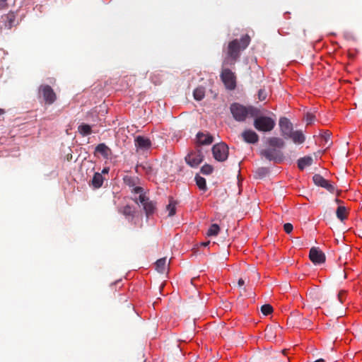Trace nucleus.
I'll return each mask as SVG.
<instances>
[{
	"mask_svg": "<svg viewBox=\"0 0 362 362\" xmlns=\"http://www.w3.org/2000/svg\"><path fill=\"white\" fill-rule=\"evenodd\" d=\"M309 258L315 264H320L325 262V253L318 247H313L310 249Z\"/></svg>",
	"mask_w": 362,
	"mask_h": 362,
	"instance_id": "10",
	"label": "nucleus"
},
{
	"mask_svg": "<svg viewBox=\"0 0 362 362\" xmlns=\"http://www.w3.org/2000/svg\"><path fill=\"white\" fill-rule=\"evenodd\" d=\"M166 210L168 211V216H173L176 212V202L173 199L172 197L169 199V204L166 206Z\"/></svg>",
	"mask_w": 362,
	"mask_h": 362,
	"instance_id": "25",
	"label": "nucleus"
},
{
	"mask_svg": "<svg viewBox=\"0 0 362 362\" xmlns=\"http://www.w3.org/2000/svg\"><path fill=\"white\" fill-rule=\"evenodd\" d=\"M78 131L83 136H88L92 133L91 127L84 123L78 126Z\"/></svg>",
	"mask_w": 362,
	"mask_h": 362,
	"instance_id": "24",
	"label": "nucleus"
},
{
	"mask_svg": "<svg viewBox=\"0 0 362 362\" xmlns=\"http://www.w3.org/2000/svg\"><path fill=\"white\" fill-rule=\"evenodd\" d=\"M288 139H291L296 144H303L305 141V136L300 131L292 132Z\"/></svg>",
	"mask_w": 362,
	"mask_h": 362,
	"instance_id": "20",
	"label": "nucleus"
},
{
	"mask_svg": "<svg viewBox=\"0 0 362 362\" xmlns=\"http://www.w3.org/2000/svg\"><path fill=\"white\" fill-rule=\"evenodd\" d=\"M71 158H72V155H71V154H68V155L66 156V159H67V160H69H69H71Z\"/></svg>",
	"mask_w": 362,
	"mask_h": 362,
	"instance_id": "45",
	"label": "nucleus"
},
{
	"mask_svg": "<svg viewBox=\"0 0 362 362\" xmlns=\"http://www.w3.org/2000/svg\"><path fill=\"white\" fill-rule=\"evenodd\" d=\"M268 169L266 168H259L255 171L256 178H263L268 173Z\"/></svg>",
	"mask_w": 362,
	"mask_h": 362,
	"instance_id": "32",
	"label": "nucleus"
},
{
	"mask_svg": "<svg viewBox=\"0 0 362 362\" xmlns=\"http://www.w3.org/2000/svg\"><path fill=\"white\" fill-rule=\"evenodd\" d=\"M284 231L286 233H290L292 232L293 229V225L290 223H286L284 225Z\"/></svg>",
	"mask_w": 362,
	"mask_h": 362,
	"instance_id": "38",
	"label": "nucleus"
},
{
	"mask_svg": "<svg viewBox=\"0 0 362 362\" xmlns=\"http://www.w3.org/2000/svg\"><path fill=\"white\" fill-rule=\"evenodd\" d=\"M230 111L233 118L238 122H244L247 117H253L259 114V110L252 106H244L234 103L230 105Z\"/></svg>",
	"mask_w": 362,
	"mask_h": 362,
	"instance_id": "2",
	"label": "nucleus"
},
{
	"mask_svg": "<svg viewBox=\"0 0 362 362\" xmlns=\"http://www.w3.org/2000/svg\"><path fill=\"white\" fill-rule=\"evenodd\" d=\"M260 113L255 117L254 127L259 132H270L272 131L276 124L275 120L270 117L261 116Z\"/></svg>",
	"mask_w": 362,
	"mask_h": 362,
	"instance_id": "3",
	"label": "nucleus"
},
{
	"mask_svg": "<svg viewBox=\"0 0 362 362\" xmlns=\"http://www.w3.org/2000/svg\"><path fill=\"white\" fill-rule=\"evenodd\" d=\"M8 0H0V11L6 9L8 8Z\"/></svg>",
	"mask_w": 362,
	"mask_h": 362,
	"instance_id": "39",
	"label": "nucleus"
},
{
	"mask_svg": "<svg viewBox=\"0 0 362 362\" xmlns=\"http://www.w3.org/2000/svg\"><path fill=\"white\" fill-rule=\"evenodd\" d=\"M134 200L136 204L139 203L142 205L147 217L154 214L156 204L154 202L150 200L144 192L139 194L138 198H134Z\"/></svg>",
	"mask_w": 362,
	"mask_h": 362,
	"instance_id": "4",
	"label": "nucleus"
},
{
	"mask_svg": "<svg viewBox=\"0 0 362 362\" xmlns=\"http://www.w3.org/2000/svg\"><path fill=\"white\" fill-rule=\"evenodd\" d=\"M315 116L312 113H307L305 115V121L307 122V124H312L314 121Z\"/></svg>",
	"mask_w": 362,
	"mask_h": 362,
	"instance_id": "37",
	"label": "nucleus"
},
{
	"mask_svg": "<svg viewBox=\"0 0 362 362\" xmlns=\"http://www.w3.org/2000/svg\"><path fill=\"white\" fill-rule=\"evenodd\" d=\"M261 311L264 315H268L273 312V308L269 304H264L261 307Z\"/></svg>",
	"mask_w": 362,
	"mask_h": 362,
	"instance_id": "33",
	"label": "nucleus"
},
{
	"mask_svg": "<svg viewBox=\"0 0 362 362\" xmlns=\"http://www.w3.org/2000/svg\"><path fill=\"white\" fill-rule=\"evenodd\" d=\"M204 156L200 150L189 153L185 158L186 162L191 167H197L203 161Z\"/></svg>",
	"mask_w": 362,
	"mask_h": 362,
	"instance_id": "12",
	"label": "nucleus"
},
{
	"mask_svg": "<svg viewBox=\"0 0 362 362\" xmlns=\"http://www.w3.org/2000/svg\"><path fill=\"white\" fill-rule=\"evenodd\" d=\"M335 202H336L337 204H339V203H341V201L340 199H335Z\"/></svg>",
	"mask_w": 362,
	"mask_h": 362,
	"instance_id": "47",
	"label": "nucleus"
},
{
	"mask_svg": "<svg viewBox=\"0 0 362 362\" xmlns=\"http://www.w3.org/2000/svg\"><path fill=\"white\" fill-rule=\"evenodd\" d=\"M166 258H160L156 262V270L163 274L165 271Z\"/></svg>",
	"mask_w": 362,
	"mask_h": 362,
	"instance_id": "26",
	"label": "nucleus"
},
{
	"mask_svg": "<svg viewBox=\"0 0 362 362\" xmlns=\"http://www.w3.org/2000/svg\"><path fill=\"white\" fill-rule=\"evenodd\" d=\"M195 180H196L197 185L201 190L206 191L207 187H206V182L205 178H204L199 175H196Z\"/></svg>",
	"mask_w": 362,
	"mask_h": 362,
	"instance_id": "27",
	"label": "nucleus"
},
{
	"mask_svg": "<svg viewBox=\"0 0 362 362\" xmlns=\"http://www.w3.org/2000/svg\"><path fill=\"white\" fill-rule=\"evenodd\" d=\"M260 155L262 157H264L267 160L274 161L276 163H281L284 159L281 151L272 147L262 150L260 151Z\"/></svg>",
	"mask_w": 362,
	"mask_h": 362,
	"instance_id": "5",
	"label": "nucleus"
},
{
	"mask_svg": "<svg viewBox=\"0 0 362 362\" xmlns=\"http://www.w3.org/2000/svg\"><path fill=\"white\" fill-rule=\"evenodd\" d=\"M39 93L41 95L47 105L53 104L57 100V95L49 85H42L39 88Z\"/></svg>",
	"mask_w": 362,
	"mask_h": 362,
	"instance_id": "8",
	"label": "nucleus"
},
{
	"mask_svg": "<svg viewBox=\"0 0 362 362\" xmlns=\"http://www.w3.org/2000/svg\"><path fill=\"white\" fill-rule=\"evenodd\" d=\"M194 98L196 100H202L205 95L204 88L202 87L197 88L193 93Z\"/></svg>",
	"mask_w": 362,
	"mask_h": 362,
	"instance_id": "28",
	"label": "nucleus"
},
{
	"mask_svg": "<svg viewBox=\"0 0 362 362\" xmlns=\"http://www.w3.org/2000/svg\"><path fill=\"white\" fill-rule=\"evenodd\" d=\"M268 144L270 147L281 148L284 146V141L278 137H271L268 139Z\"/></svg>",
	"mask_w": 362,
	"mask_h": 362,
	"instance_id": "23",
	"label": "nucleus"
},
{
	"mask_svg": "<svg viewBox=\"0 0 362 362\" xmlns=\"http://www.w3.org/2000/svg\"><path fill=\"white\" fill-rule=\"evenodd\" d=\"M352 334L358 339H362V327H357L352 332Z\"/></svg>",
	"mask_w": 362,
	"mask_h": 362,
	"instance_id": "35",
	"label": "nucleus"
},
{
	"mask_svg": "<svg viewBox=\"0 0 362 362\" xmlns=\"http://www.w3.org/2000/svg\"><path fill=\"white\" fill-rule=\"evenodd\" d=\"M311 324V322L310 320H308V319H303V323H302V325L305 327H308Z\"/></svg>",
	"mask_w": 362,
	"mask_h": 362,
	"instance_id": "41",
	"label": "nucleus"
},
{
	"mask_svg": "<svg viewBox=\"0 0 362 362\" xmlns=\"http://www.w3.org/2000/svg\"><path fill=\"white\" fill-rule=\"evenodd\" d=\"M345 294H346V292L344 291H341L339 292L337 296H338V299L340 303L344 302V298Z\"/></svg>",
	"mask_w": 362,
	"mask_h": 362,
	"instance_id": "40",
	"label": "nucleus"
},
{
	"mask_svg": "<svg viewBox=\"0 0 362 362\" xmlns=\"http://www.w3.org/2000/svg\"><path fill=\"white\" fill-rule=\"evenodd\" d=\"M109 172V168H105L103 171H102V173H108Z\"/></svg>",
	"mask_w": 362,
	"mask_h": 362,
	"instance_id": "44",
	"label": "nucleus"
},
{
	"mask_svg": "<svg viewBox=\"0 0 362 362\" xmlns=\"http://www.w3.org/2000/svg\"><path fill=\"white\" fill-rule=\"evenodd\" d=\"M279 127L281 135L285 138L288 139L293 132V124L290 120L286 117H281L279 119Z\"/></svg>",
	"mask_w": 362,
	"mask_h": 362,
	"instance_id": "13",
	"label": "nucleus"
},
{
	"mask_svg": "<svg viewBox=\"0 0 362 362\" xmlns=\"http://www.w3.org/2000/svg\"><path fill=\"white\" fill-rule=\"evenodd\" d=\"M313 180L316 185L325 188L331 193H334L336 191L335 187L320 174L314 175Z\"/></svg>",
	"mask_w": 362,
	"mask_h": 362,
	"instance_id": "11",
	"label": "nucleus"
},
{
	"mask_svg": "<svg viewBox=\"0 0 362 362\" xmlns=\"http://www.w3.org/2000/svg\"><path fill=\"white\" fill-rule=\"evenodd\" d=\"M250 37L246 34L240 40L235 39L229 42L226 50V56L223 62V66H233L238 60L240 52L245 50L250 43Z\"/></svg>",
	"mask_w": 362,
	"mask_h": 362,
	"instance_id": "1",
	"label": "nucleus"
},
{
	"mask_svg": "<svg viewBox=\"0 0 362 362\" xmlns=\"http://www.w3.org/2000/svg\"><path fill=\"white\" fill-rule=\"evenodd\" d=\"M282 329L279 326H267L264 330V338L273 339L281 337Z\"/></svg>",
	"mask_w": 362,
	"mask_h": 362,
	"instance_id": "14",
	"label": "nucleus"
},
{
	"mask_svg": "<svg viewBox=\"0 0 362 362\" xmlns=\"http://www.w3.org/2000/svg\"><path fill=\"white\" fill-rule=\"evenodd\" d=\"M135 145L139 148L146 150L150 148L151 142L150 139L146 137L138 136L135 139Z\"/></svg>",
	"mask_w": 362,
	"mask_h": 362,
	"instance_id": "18",
	"label": "nucleus"
},
{
	"mask_svg": "<svg viewBox=\"0 0 362 362\" xmlns=\"http://www.w3.org/2000/svg\"><path fill=\"white\" fill-rule=\"evenodd\" d=\"M244 284H245V281H244L242 278L239 279V280H238V286H239V287H241V286H243Z\"/></svg>",
	"mask_w": 362,
	"mask_h": 362,
	"instance_id": "42",
	"label": "nucleus"
},
{
	"mask_svg": "<svg viewBox=\"0 0 362 362\" xmlns=\"http://www.w3.org/2000/svg\"><path fill=\"white\" fill-rule=\"evenodd\" d=\"M313 161V160L311 156H305L300 158L298 160V167L300 170H303L305 167L311 165Z\"/></svg>",
	"mask_w": 362,
	"mask_h": 362,
	"instance_id": "21",
	"label": "nucleus"
},
{
	"mask_svg": "<svg viewBox=\"0 0 362 362\" xmlns=\"http://www.w3.org/2000/svg\"><path fill=\"white\" fill-rule=\"evenodd\" d=\"M209 241H208V242H204V243H201V245H202V246H204V247H206L207 245H209Z\"/></svg>",
	"mask_w": 362,
	"mask_h": 362,
	"instance_id": "43",
	"label": "nucleus"
},
{
	"mask_svg": "<svg viewBox=\"0 0 362 362\" xmlns=\"http://www.w3.org/2000/svg\"><path fill=\"white\" fill-rule=\"evenodd\" d=\"M124 182L127 185L132 188V192L133 193L141 194L144 192V189L140 186H137L140 182L138 177L126 175L124 177Z\"/></svg>",
	"mask_w": 362,
	"mask_h": 362,
	"instance_id": "9",
	"label": "nucleus"
},
{
	"mask_svg": "<svg viewBox=\"0 0 362 362\" xmlns=\"http://www.w3.org/2000/svg\"><path fill=\"white\" fill-rule=\"evenodd\" d=\"M1 18L6 28L11 29L15 25L16 15L14 12L10 11Z\"/></svg>",
	"mask_w": 362,
	"mask_h": 362,
	"instance_id": "16",
	"label": "nucleus"
},
{
	"mask_svg": "<svg viewBox=\"0 0 362 362\" xmlns=\"http://www.w3.org/2000/svg\"><path fill=\"white\" fill-rule=\"evenodd\" d=\"M95 153L101 154L105 158H108L111 153L110 148L104 143L99 144L95 149Z\"/></svg>",
	"mask_w": 362,
	"mask_h": 362,
	"instance_id": "19",
	"label": "nucleus"
},
{
	"mask_svg": "<svg viewBox=\"0 0 362 362\" xmlns=\"http://www.w3.org/2000/svg\"><path fill=\"white\" fill-rule=\"evenodd\" d=\"M267 93L264 89H260L258 91V98L259 100L263 101L267 98Z\"/></svg>",
	"mask_w": 362,
	"mask_h": 362,
	"instance_id": "36",
	"label": "nucleus"
},
{
	"mask_svg": "<svg viewBox=\"0 0 362 362\" xmlns=\"http://www.w3.org/2000/svg\"><path fill=\"white\" fill-rule=\"evenodd\" d=\"M220 230V228L218 225L214 223L212 224L210 228H209L206 235L208 236H216L218 234V232Z\"/></svg>",
	"mask_w": 362,
	"mask_h": 362,
	"instance_id": "31",
	"label": "nucleus"
},
{
	"mask_svg": "<svg viewBox=\"0 0 362 362\" xmlns=\"http://www.w3.org/2000/svg\"><path fill=\"white\" fill-rule=\"evenodd\" d=\"M120 212L125 216H134V209L132 208V206L126 205L122 209H120Z\"/></svg>",
	"mask_w": 362,
	"mask_h": 362,
	"instance_id": "30",
	"label": "nucleus"
},
{
	"mask_svg": "<svg viewBox=\"0 0 362 362\" xmlns=\"http://www.w3.org/2000/svg\"><path fill=\"white\" fill-rule=\"evenodd\" d=\"M1 111V110H0V112Z\"/></svg>",
	"mask_w": 362,
	"mask_h": 362,
	"instance_id": "49",
	"label": "nucleus"
},
{
	"mask_svg": "<svg viewBox=\"0 0 362 362\" xmlns=\"http://www.w3.org/2000/svg\"><path fill=\"white\" fill-rule=\"evenodd\" d=\"M199 144L209 145L214 141V137L209 133L199 132L197 134Z\"/></svg>",
	"mask_w": 362,
	"mask_h": 362,
	"instance_id": "17",
	"label": "nucleus"
},
{
	"mask_svg": "<svg viewBox=\"0 0 362 362\" xmlns=\"http://www.w3.org/2000/svg\"><path fill=\"white\" fill-rule=\"evenodd\" d=\"M235 338H238V339H240V338H243L244 337L243 336H241L240 334H238L237 336L235 337Z\"/></svg>",
	"mask_w": 362,
	"mask_h": 362,
	"instance_id": "46",
	"label": "nucleus"
},
{
	"mask_svg": "<svg viewBox=\"0 0 362 362\" xmlns=\"http://www.w3.org/2000/svg\"><path fill=\"white\" fill-rule=\"evenodd\" d=\"M212 153L216 160L223 162L228 157V146L223 142L216 144L212 147Z\"/></svg>",
	"mask_w": 362,
	"mask_h": 362,
	"instance_id": "6",
	"label": "nucleus"
},
{
	"mask_svg": "<svg viewBox=\"0 0 362 362\" xmlns=\"http://www.w3.org/2000/svg\"><path fill=\"white\" fill-rule=\"evenodd\" d=\"M243 140L248 144H256L259 141L257 134L250 129L245 130L242 133Z\"/></svg>",
	"mask_w": 362,
	"mask_h": 362,
	"instance_id": "15",
	"label": "nucleus"
},
{
	"mask_svg": "<svg viewBox=\"0 0 362 362\" xmlns=\"http://www.w3.org/2000/svg\"><path fill=\"white\" fill-rule=\"evenodd\" d=\"M336 214L337 218L341 220L344 221L346 218V209L345 206H339L337 209Z\"/></svg>",
	"mask_w": 362,
	"mask_h": 362,
	"instance_id": "29",
	"label": "nucleus"
},
{
	"mask_svg": "<svg viewBox=\"0 0 362 362\" xmlns=\"http://www.w3.org/2000/svg\"><path fill=\"white\" fill-rule=\"evenodd\" d=\"M213 167L211 165L205 164L201 168V173L204 175H210L213 172Z\"/></svg>",
	"mask_w": 362,
	"mask_h": 362,
	"instance_id": "34",
	"label": "nucleus"
},
{
	"mask_svg": "<svg viewBox=\"0 0 362 362\" xmlns=\"http://www.w3.org/2000/svg\"><path fill=\"white\" fill-rule=\"evenodd\" d=\"M221 78L227 89L231 90L235 88L236 76L232 71L228 69H223L221 74Z\"/></svg>",
	"mask_w": 362,
	"mask_h": 362,
	"instance_id": "7",
	"label": "nucleus"
},
{
	"mask_svg": "<svg viewBox=\"0 0 362 362\" xmlns=\"http://www.w3.org/2000/svg\"><path fill=\"white\" fill-rule=\"evenodd\" d=\"M103 181L104 178L102 174L99 173H95L93 177L91 183L94 188L98 189L103 185Z\"/></svg>",
	"mask_w": 362,
	"mask_h": 362,
	"instance_id": "22",
	"label": "nucleus"
},
{
	"mask_svg": "<svg viewBox=\"0 0 362 362\" xmlns=\"http://www.w3.org/2000/svg\"><path fill=\"white\" fill-rule=\"evenodd\" d=\"M286 351H287V349H283V350H282V353H283L284 354H286Z\"/></svg>",
	"mask_w": 362,
	"mask_h": 362,
	"instance_id": "48",
	"label": "nucleus"
}]
</instances>
